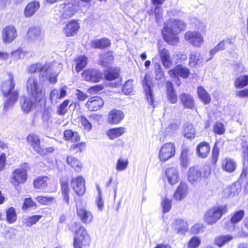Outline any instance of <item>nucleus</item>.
Wrapping results in <instances>:
<instances>
[{
  "label": "nucleus",
  "mask_w": 248,
  "mask_h": 248,
  "mask_svg": "<svg viewBox=\"0 0 248 248\" xmlns=\"http://www.w3.org/2000/svg\"><path fill=\"white\" fill-rule=\"evenodd\" d=\"M63 68L62 65L57 62L52 63H46L43 65L41 63L32 64L28 67V73L34 74L40 72V76L46 77L49 82L55 84L57 81V77Z\"/></svg>",
  "instance_id": "nucleus-1"
},
{
  "label": "nucleus",
  "mask_w": 248,
  "mask_h": 248,
  "mask_svg": "<svg viewBox=\"0 0 248 248\" xmlns=\"http://www.w3.org/2000/svg\"><path fill=\"white\" fill-rule=\"evenodd\" d=\"M8 80L3 82L1 86V90L6 99L4 102V109H10L15 105L18 98L17 91L14 90L15 83L14 82L13 74L8 73Z\"/></svg>",
  "instance_id": "nucleus-2"
},
{
  "label": "nucleus",
  "mask_w": 248,
  "mask_h": 248,
  "mask_svg": "<svg viewBox=\"0 0 248 248\" xmlns=\"http://www.w3.org/2000/svg\"><path fill=\"white\" fill-rule=\"evenodd\" d=\"M227 205L215 206L208 209L204 214L203 219L208 225L215 224L223 215L228 212Z\"/></svg>",
  "instance_id": "nucleus-3"
},
{
  "label": "nucleus",
  "mask_w": 248,
  "mask_h": 248,
  "mask_svg": "<svg viewBox=\"0 0 248 248\" xmlns=\"http://www.w3.org/2000/svg\"><path fill=\"white\" fill-rule=\"evenodd\" d=\"M91 242V238L87 230L80 225L76 231L74 238V248H85Z\"/></svg>",
  "instance_id": "nucleus-4"
},
{
  "label": "nucleus",
  "mask_w": 248,
  "mask_h": 248,
  "mask_svg": "<svg viewBox=\"0 0 248 248\" xmlns=\"http://www.w3.org/2000/svg\"><path fill=\"white\" fill-rule=\"evenodd\" d=\"M26 87L28 94L35 99H41L43 96L42 85L35 76H31L27 79Z\"/></svg>",
  "instance_id": "nucleus-5"
},
{
  "label": "nucleus",
  "mask_w": 248,
  "mask_h": 248,
  "mask_svg": "<svg viewBox=\"0 0 248 248\" xmlns=\"http://www.w3.org/2000/svg\"><path fill=\"white\" fill-rule=\"evenodd\" d=\"M78 1L77 0H66L59 7L61 18L63 19L72 17L77 12Z\"/></svg>",
  "instance_id": "nucleus-6"
},
{
  "label": "nucleus",
  "mask_w": 248,
  "mask_h": 248,
  "mask_svg": "<svg viewBox=\"0 0 248 248\" xmlns=\"http://www.w3.org/2000/svg\"><path fill=\"white\" fill-rule=\"evenodd\" d=\"M175 154V146L172 142L164 144L160 149L159 158L162 162H165L174 156Z\"/></svg>",
  "instance_id": "nucleus-7"
},
{
  "label": "nucleus",
  "mask_w": 248,
  "mask_h": 248,
  "mask_svg": "<svg viewBox=\"0 0 248 248\" xmlns=\"http://www.w3.org/2000/svg\"><path fill=\"white\" fill-rule=\"evenodd\" d=\"M82 78L87 81L98 82L103 78V74L95 69L85 70L82 74Z\"/></svg>",
  "instance_id": "nucleus-8"
},
{
  "label": "nucleus",
  "mask_w": 248,
  "mask_h": 248,
  "mask_svg": "<svg viewBox=\"0 0 248 248\" xmlns=\"http://www.w3.org/2000/svg\"><path fill=\"white\" fill-rule=\"evenodd\" d=\"M27 178V173L26 170L24 168H17L13 172L12 177V183L15 186L17 189V186L20 184L24 183Z\"/></svg>",
  "instance_id": "nucleus-9"
},
{
  "label": "nucleus",
  "mask_w": 248,
  "mask_h": 248,
  "mask_svg": "<svg viewBox=\"0 0 248 248\" xmlns=\"http://www.w3.org/2000/svg\"><path fill=\"white\" fill-rule=\"evenodd\" d=\"M27 36L31 41H36L38 40L40 45L42 46L44 45V42L43 41L44 34L40 27H31L28 31Z\"/></svg>",
  "instance_id": "nucleus-10"
},
{
  "label": "nucleus",
  "mask_w": 248,
  "mask_h": 248,
  "mask_svg": "<svg viewBox=\"0 0 248 248\" xmlns=\"http://www.w3.org/2000/svg\"><path fill=\"white\" fill-rule=\"evenodd\" d=\"M162 32L165 41L169 45L174 46L177 44L179 41L177 32L174 31L169 27L165 25Z\"/></svg>",
  "instance_id": "nucleus-11"
},
{
  "label": "nucleus",
  "mask_w": 248,
  "mask_h": 248,
  "mask_svg": "<svg viewBox=\"0 0 248 248\" xmlns=\"http://www.w3.org/2000/svg\"><path fill=\"white\" fill-rule=\"evenodd\" d=\"M142 85L144 90L146 99L149 104L154 108L155 107V95L151 87V82L148 81L146 77L142 81Z\"/></svg>",
  "instance_id": "nucleus-12"
},
{
  "label": "nucleus",
  "mask_w": 248,
  "mask_h": 248,
  "mask_svg": "<svg viewBox=\"0 0 248 248\" xmlns=\"http://www.w3.org/2000/svg\"><path fill=\"white\" fill-rule=\"evenodd\" d=\"M185 39L192 45L200 47L203 42L202 35L197 31H187L185 35Z\"/></svg>",
  "instance_id": "nucleus-13"
},
{
  "label": "nucleus",
  "mask_w": 248,
  "mask_h": 248,
  "mask_svg": "<svg viewBox=\"0 0 248 248\" xmlns=\"http://www.w3.org/2000/svg\"><path fill=\"white\" fill-rule=\"evenodd\" d=\"M16 36V30L13 26H8L2 31V38L5 43L9 44L12 42Z\"/></svg>",
  "instance_id": "nucleus-14"
},
{
  "label": "nucleus",
  "mask_w": 248,
  "mask_h": 248,
  "mask_svg": "<svg viewBox=\"0 0 248 248\" xmlns=\"http://www.w3.org/2000/svg\"><path fill=\"white\" fill-rule=\"evenodd\" d=\"M169 74L172 78L179 76L184 78H186L190 75V71L186 67L178 64L173 69L169 70Z\"/></svg>",
  "instance_id": "nucleus-15"
},
{
  "label": "nucleus",
  "mask_w": 248,
  "mask_h": 248,
  "mask_svg": "<svg viewBox=\"0 0 248 248\" xmlns=\"http://www.w3.org/2000/svg\"><path fill=\"white\" fill-rule=\"evenodd\" d=\"M158 52L163 66L166 69L170 68L172 64V61L169 50L166 48L158 46Z\"/></svg>",
  "instance_id": "nucleus-16"
},
{
  "label": "nucleus",
  "mask_w": 248,
  "mask_h": 248,
  "mask_svg": "<svg viewBox=\"0 0 248 248\" xmlns=\"http://www.w3.org/2000/svg\"><path fill=\"white\" fill-rule=\"evenodd\" d=\"M73 190L78 195H82L85 192V180L81 176L73 178L71 182Z\"/></svg>",
  "instance_id": "nucleus-17"
},
{
  "label": "nucleus",
  "mask_w": 248,
  "mask_h": 248,
  "mask_svg": "<svg viewBox=\"0 0 248 248\" xmlns=\"http://www.w3.org/2000/svg\"><path fill=\"white\" fill-rule=\"evenodd\" d=\"M41 99H35L32 96H22L20 99V103L22 110L25 113H29L35 107V102Z\"/></svg>",
  "instance_id": "nucleus-18"
},
{
  "label": "nucleus",
  "mask_w": 248,
  "mask_h": 248,
  "mask_svg": "<svg viewBox=\"0 0 248 248\" xmlns=\"http://www.w3.org/2000/svg\"><path fill=\"white\" fill-rule=\"evenodd\" d=\"M124 117L122 111L114 109L111 110L108 114L107 122L111 124H116L120 123Z\"/></svg>",
  "instance_id": "nucleus-19"
},
{
  "label": "nucleus",
  "mask_w": 248,
  "mask_h": 248,
  "mask_svg": "<svg viewBox=\"0 0 248 248\" xmlns=\"http://www.w3.org/2000/svg\"><path fill=\"white\" fill-rule=\"evenodd\" d=\"M164 173L170 184L173 185L179 181V172L176 168H168L165 170Z\"/></svg>",
  "instance_id": "nucleus-20"
},
{
  "label": "nucleus",
  "mask_w": 248,
  "mask_h": 248,
  "mask_svg": "<svg viewBox=\"0 0 248 248\" xmlns=\"http://www.w3.org/2000/svg\"><path fill=\"white\" fill-rule=\"evenodd\" d=\"M103 104L104 101L101 97L94 96L88 100L86 106L90 111H97L102 108Z\"/></svg>",
  "instance_id": "nucleus-21"
},
{
  "label": "nucleus",
  "mask_w": 248,
  "mask_h": 248,
  "mask_svg": "<svg viewBox=\"0 0 248 248\" xmlns=\"http://www.w3.org/2000/svg\"><path fill=\"white\" fill-rule=\"evenodd\" d=\"M79 28V23L77 21L71 20L63 28V32L66 36L71 37L77 34Z\"/></svg>",
  "instance_id": "nucleus-22"
},
{
  "label": "nucleus",
  "mask_w": 248,
  "mask_h": 248,
  "mask_svg": "<svg viewBox=\"0 0 248 248\" xmlns=\"http://www.w3.org/2000/svg\"><path fill=\"white\" fill-rule=\"evenodd\" d=\"M241 186L238 183H234L224 188L222 192L223 196L225 198L233 197L240 192Z\"/></svg>",
  "instance_id": "nucleus-23"
},
{
  "label": "nucleus",
  "mask_w": 248,
  "mask_h": 248,
  "mask_svg": "<svg viewBox=\"0 0 248 248\" xmlns=\"http://www.w3.org/2000/svg\"><path fill=\"white\" fill-rule=\"evenodd\" d=\"M245 216V212L243 210H240L234 212L231 215L230 219V225L226 226V229L231 232L234 230V224L239 222Z\"/></svg>",
  "instance_id": "nucleus-24"
},
{
  "label": "nucleus",
  "mask_w": 248,
  "mask_h": 248,
  "mask_svg": "<svg viewBox=\"0 0 248 248\" xmlns=\"http://www.w3.org/2000/svg\"><path fill=\"white\" fill-rule=\"evenodd\" d=\"M77 212L78 217L83 223L89 224L92 221L93 219L92 214L85 208L77 207Z\"/></svg>",
  "instance_id": "nucleus-25"
},
{
  "label": "nucleus",
  "mask_w": 248,
  "mask_h": 248,
  "mask_svg": "<svg viewBox=\"0 0 248 248\" xmlns=\"http://www.w3.org/2000/svg\"><path fill=\"white\" fill-rule=\"evenodd\" d=\"M188 193L187 185L181 183L173 194V198L176 201H181L184 199Z\"/></svg>",
  "instance_id": "nucleus-26"
},
{
  "label": "nucleus",
  "mask_w": 248,
  "mask_h": 248,
  "mask_svg": "<svg viewBox=\"0 0 248 248\" xmlns=\"http://www.w3.org/2000/svg\"><path fill=\"white\" fill-rule=\"evenodd\" d=\"M40 7L39 1L34 0L31 1L26 6L24 10V15L27 17L32 16L38 10Z\"/></svg>",
  "instance_id": "nucleus-27"
},
{
  "label": "nucleus",
  "mask_w": 248,
  "mask_h": 248,
  "mask_svg": "<svg viewBox=\"0 0 248 248\" xmlns=\"http://www.w3.org/2000/svg\"><path fill=\"white\" fill-rule=\"evenodd\" d=\"M203 58L199 52L197 51L191 52L189 60V64L190 66H201L203 65Z\"/></svg>",
  "instance_id": "nucleus-28"
},
{
  "label": "nucleus",
  "mask_w": 248,
  "mask_h": 248,
  "mask_svg": "<svg viewBox=\"0 0 248 248\" xmlns=\"http://www.w3.org/2000/svg\"><path fill=\"white\" fill-rule=\"evenodd\" d=\"M167 27L171 28L174 31L177 32L184 30L186 28L185 23L179 19H171L164 24Z\"/></svg>",
  "instance_id": "nucleus-29"
},
{
  "label": "nucleus",
  "mask_w": 248,
  "mask_h": 248,
  "mask_svg": "<svg viewBox=\"0 0 248 248\" xmlns=\"http://www.w3.org/2000/svg\"><path fill=\"white\" fill-rule=\"evenodd\" d=\"M173 228L176 233L183 235L188 231V225L187 222L179 218L175 221Z\"/></svg>",
  "instance_id": "nucleus-30"
},
{
  "label": "nucleus",
  "mask_w": 248,
  "mask_h": 248,
  "mask_svg": "<svg viewBox=\"0 0 248 248\" xmlns=\"http://www.w3.org/2000/svg\"><path fill=\"white\" fill-rule=\"evenodd\" d=\"M187 176L188 181L191 184H194L200 180L201 172L198 168L191 167L187 172Z\"/></svg>",
  "instance_id": "nucleus-31"
},
{
  "label": "nucleus",
  "mask_w": 248,
  "mask_h": 248,
  "mask_svg": "<svg viewBox=\"0 0 248 248\" xmlns=\"http://www.w3.org/2000/svg\"><path fill=\"white\" fill-rule=\"evenodd\" d=\"M180 100L184 107L190 109L194 108V100L190 94L186 93H182L180 95Z\"/></svg>",
  "instance_id": "nucleus-32"
},
{
  "label": "nucleus",
  "mask_w": 248,
  "mask_h": 248,
  "mask_svg": "<svg viewBox=\"0 0 248 248\" xmlns=\"http://www.w3.org/2000/svg\"><path fill=\"white\" fill-rule=\"evenodd\" d=\"M210 150V147L208 142L203 141L201 142L197 146V152L199 157L201 158L206 157Z\"/></svg>",
  "instance_id": "nucleus-33"
},
{
  "label": "nucleus",
  "mask_w": 248,
  "mask_h": 248,
  "mask_svg": "<svg viewBox=\"0 0 248 248\" xmlns=\"http://www.w3.org/2000/svg\"><path fill=\"white\" fill-rule=\"evenodd\" d=\"M183 135L187 139L192 140L195 137L196 131L193 125L187 123L183 127Z\"/></svg>",
  "instance_id": "nucleus-34"
},
{
  "label": "nucleus",
  "mask_w": 248,
  "mask_h": 248,
  "mask_svg": "<svg viewBox=\"0 0 248 248\" xmlns=\"http://www.w3.org/2000/svg\"><path fill=\"white\" fill-rule=\"evenodd\" d=\"M120 70L118 67H108L105 71V78L107 80H112L117 79L120 75Z\"/></svg>",
  "instance_id": "nucleus-35"
},
{
  "label": "nucleus",
  "mask_w": 248,
  "mask_h": 248,
  "mask_svg": "<svg viewBox=\"0 0 248 248\" xmlns=\"http://www.w3.org/2000/svg\"><path fill=\"white\" fill-rule=\"evenodd\" d=\"M28 143L33 148V150L36 153L40 151V139L36 135L31 134H30L27 138Z\"/></svg>",
  "instance_id": "nucleus-36"
},
{
  "label": "nucleus",
  "mask_w": 248,
  "mask_h": 248,
  "mask_svg": "<svg viewBox=\"0 0 248 248\" xmlns=\"http://www.w3.org/2000/svg\"><path fill=\"white\" fill-rule=\"evenodd\" d=\"M110 41L108 39L104 38L101 39H94L91 42L92 47L96 48H104L110 46Z\"/></svg>",
  "instance_id": "nucleus-37"
},
{
  "label": "nucleus",
  "mask_w": 248,
  "mask_h": 248,
  "mask_svg": "<svg viewBox=\"0 0 248 248\" xmlns=\"http://www.w3.org/2000/svg\"><path fill=\"white\" fill-rule=\"evenodd\" d=\"M236 166V163L231 158H225L222 163V169L228 172L234 171Z\"/></svg>",
  "instance_id": "nucleus-38"
},
{
  "label": "nucleus",
  "mask_w": 248,
  "mask_h": 248,
  "mask_svg": "<svg viewBox=\"0 0 248 248\" xmlns=\"http://www.w3.org/2000/svg\"><path fill=\"white\" fill-rule=\"evenodd\" d=\"M126 132L125 128L123 127H120L117 128H113L109 129L107 132V135L109 139L113 140L116 139L122 135H123Z\"/></svg>",
  "instance_id": "nucleus-39"
},
{
  "label": "nucleus",
  "mask_w": 248,
  "mask_h": 248,
  "mask_svg": "<svg viewBox=\"0 0 248 248\" xmlns=\"http://www.w3.org/2000/svg\"><path fill=\"white\" fill-rule=\"evenodd\" d=\"M113 61V56L111 51L103 53L100 56V64L104 67H108L109 64Z\"/></svg>",
  "instance_id": "nucleus-40"
},
{
  "label": "nucleus",
  "mask_w": 248,
  "mask_h": 248,
  "mask_svg": "<svg viewBox=\"0 0 248 248\" xmlns=\"http://www.w3.org/2000/svg\"><path fill=\"white\" fill-rule=\"evenodd\" d=\"M197 93L198 97L204 104H208L211 102L210 94L202 86L198 87Z\"/></svg>",
  "instance_id": "nucleus-41"
},
{
  "label": "nucleus",
  "mask_w": 248,
  "mask_h": 248,
  "mask_svg": "<svg viewBox=\"0 0 248 248\" xmlns=\"http://www.w3.org/2000/svg\"><path fill=\"white\" fill-rule=\"evenodd\" d=\"M64 137L67 140L72 142H77L80 140V137L78 133L74 132L71 129H66L64 131Z\"/></svg>",
  "instance_id": "nucleus-42"
},
{
  "label": "nucleus",
  "mask_w": 248,
  "mask_h": 248,
  "mask_svg": "<svg viewBox=\"0 0 248 248\" xmlns=\"http://www.w3.org/2000/svg\"><path fill=\"white\" fill-rule=\"evenodd\" d=\"M67 162L73 168L75 171L79 172L82 168V164L77 158L72 156H68Z\"/></svg>",
  "instance_id": "nucleus-43"
},
{
  "label": "nucleus",
  "mask_w": 248,
  "mask_h": 248,
  "mask_svg": "<svg viewBox=\"0 0 248 248\" xmlns=\"http://www.w3.org/2000/svg\"><path fill=\"white\" fill-rule=\"evenodd\" d=\"M233 238L231 235L219 236L215 238V244L219 247H222L231 241Z\"/></svg>",
  "instance_id": "nucleus-44"
},
{
  "label": "nucleus",
  "mask_w": 248,
  "mask_h": 248,
  "mask_svg": "<svg viewBox=\"0 0 248 248\" xmlns=\"http://www.w3.org/2000/svg\"><path fill=\"white\" fill-rule=\"evenodd\" d=\"M48 178L46 176L38 177L34 181L33 185L35 188L43 190L47 185Z\"/></svg>",
  "instance_id": "nucleus-45"
},
{
  "label": "nucleus",
  "mask_w": 248,
  "mask_h": 248,
  "mask_svg": "<svg viewBox=\"0 0 248 248\" xmlns=\"http://www.w3.org/2000/svg\"><path fill=\"white\" fill-rule=\"evenodd\" d=\"M189 150L186 148H183L182 150L180 160L181 165L184 168H186L189 164Z\"/></svg>",
  "instance_id": "nucleus-46"
},
{
  "label": "nucleus",
  "mask_w": 248,
  "mask_h": 248,
  "mask_svg": "<svg viewBox=\"0 0 248 248\" xmlns=\"http://www.w3.org/2000/svg\"><path fill=\"white\" fill-rule=\"evenodd\" d=\"M248 85V76H241L238 77L234 82L236 88H243Z\"/></svg>",
  "instance_id": "nucleus-47"
},
{
  "label": "nucleus",
  "mask_w": 248,
  "mask_h": 248,
  "mask_svg": "<svg viewBox=\"0 0 248 248\" xmlns=\"http://www.w3.org/2000/svg\"><path fill=\"white\" fill-rule=\"evenodd\" d=\"M42 217V216L35 215L31 217H27L24 218L23 223L28 227H31L35 224Z\"/></svg>",
  "instance_id": "nucleus-48"
},
{
  "label": "nucleus",
  "mask_w": 248,
  "mask_h": 248,
  "mask_svg": "<svg viewBox=\"0 0 248 248\" xmlns=\"http://www.w3.org/2000/svg\"><path fill=\"white\" fill-rule=\"evenodd\" d=\"M62 193L63 197V199L67 204L69 203V188L68 182L67 181H62L61 182Z\"/></svg>",
  "instance_id": "nucleus-49"
},
{
  "label": "nucleus",
  "mask_w": 248,
  "mask_h": 248,
  "mask_svg": "<svg viewBox=\"0 0 248 248\" xmlns=\"http://www.w3.org/2000/svg\"><path fill=\"white\" fill-rule=\"evenodd\" d=\"M87 64V59L85 56H80L76 60V70L78 72L84 68Z\"/></svg>",
  "instance_id": "nucleus-50"
},
{
  "label": "nucleus",
  "mask_w": 248,
  "mask_h": 248,
  "mask_svg": "<svg viewBox=\"0 0 248 248\" xmlns=\"http://www.w3.org/2000/svg\"><path fill=\"white\" fill-rule=\"evenodd\" d=\"M16 214L13 207L9 208L6 211V220L9 223H13L16 220Z\"/></svg>",
  "instance_id": "nucleus-51"
},
{
  "label": "nucleus",
  "mask_w": 248,
  "mask_h": 248,
  "mask_svg": "<svg viewBox=\"0 0 248 248\" xmlns=\"http://www.w3.org/2000/svg\"><path fill=\"white\" fill-rule=\"evenodd\" d=\"M180 126L178 122L171 123L166 128V132L167 135L173 136Z\"/></svg>",
  "instance_id": "nucleus-52"
},
{
  "label": "nucleus",
  "mask_w": 248,
  "mask_h": 248,
  "mask_svg": "<svg viewBox=\"0 0 248 248\" xmlns=\"http://www.w3.org/2000/svg\"><path fill=\"white\" fill-rule=\"evenodd\" d=\"M86 143L81 142L71 145L69 148V150L70 152H73L74 153L81 152L84 149Z\"/></svg>",
  "instance_id": "nucleus-53"
},
{
  "label": "nucleus",
  "mask_w": 248,
  "mask_h": 248,
  "mask_svg": "<svg viewBox=\"0 0 248 248\" xmlns=\"http://www.w3.org/2000/svg\"><path fill=\"white\" fill-rule=\"evenodd\" d=\"M128 165L127 159L119 158L117 162L116 169L118 171H123L126 169Z\"/></svg>",
  "instance_id": "nucleus-54"
},
{
  "label": "nucleus",
  "mask_w": 248,
  "mask_h": 248,
  "mask_svg": "<svg viewBox=\"0 0 248 248\" xmlns=\"http://www.w3.org/2000/svg\"><path fill=\"white\" fill-rule=\"evenodd\" d=\"M55 199L53 197L40 196L36 198V200L41 204L48 205L51 203Z\"/></svg>",
  "instance_id": "nucleus-55"
},
{
  "label": "nucleus",
  "mask_w": 248,
  "mask_h": 248,
  "mask_svg": "<svg viewBox=\"0 0 248 248\" xmlns=\"http://www.w3.org/2000/svg\"><path fill=\"white\" fill-rule=\"evenodd\" d=\"M164 213L168 212L171 207V201L167 198H163L161 203Z\"/></svg>",
  "instance_id": "nucleus-56"
},
{
  "label": "nucleus",
  "mask_w": 248,
  "mask_h": 248,
  "mask_svg": "<svg viewBox=\"0 0 248 248\" xmlns=\"http://www.w3.org/2000/svg\"><path fill=\"white\" fill-rule=\"evenodd\" d=\"M226 46V44L225 43V42L224 40L220 42L213 49H212L210 51V54L212 56H213L214 55H215L217 52H218L219 50H223ZM212 57H211L210 58L206 60V62H207L211 59H212Z\"/></svg>",
  "instance_id": "nucleus-57"
},
{
  "label": "nucleus",
  "mask_w": 248,
  "mask_h": 248,
  "mask_svg": "<svg viewBox=\"0 0 248 248\" xmlns=\"http://www.w3.org/2000/svg\"><path fill=\"white\" fill-rule=\"evenodd\" d=\"M200 239L196 236H194L191 238L188 243V248H197L201 244Z\"/></svg>",
  "instance_id": "nucleus-58"
},
{
  "label": "nucleus",
  "mask_w": 248,
  "mask_h": 248,
  "mask_svg": "<svg viewBox=\"0 0 248 248\" xmlns=\"http://www.w3.org/2000/svg\"><path fill=\"white\" fill-rule=\"evenodd\" d=\"M69 100H65L59 107L58 113L61 115H63L67 111V107L69 104Z\"/></svg>",
  "instance_id": "nucleus-59"
},
{
  "label": "nucleus",
  "mask_w": 248,
  "mask_h": 248,
  "mask_svg": "<svg viewBox=\"0 0 248 248\" xmlns=\"http://www.w3.org/2000/svg\"><path fill=\"white\" fill-rule=\"evenodd\" d=\"M59 96V90L54 89L51 91L50 94V99L52 104H56L59 99H60Z\"/></svg>",
  "instance_id": "nucleus-60"
},
{
  "label": "nucleus",
  "mask_w": 248,
  "mask_h": 248,
  "mask_svg": "<svg viewBox=\"0 0 248 248\" xmlns=\"http://www.w3.org/2000/svg\"><path fill=\"white\" fill-rule=\"evenodd\" d=\"M214 131L218 135L224 134L225 131L224 124L221 123H216L214 126Z\"/></svg>",
  "instance_id": "nucleus-61"
},
{
  "label": "nucleus",
  "mask_w": 248,
  "mask_h": 248,
  "mask_svg": "<svg viewBox=\"0 0 248 248\" xmlns=\"http://www.w3.org/2000/svg\"><path fill=\"white\" fill-rule=\"evenodd\" d=\"M155 78L158 80H162L164 78V75L161 70L160 64L156 63L155 65Z\"/></svg>",
  "instance_id": "nucleus-62"
},
{
  "label": "nucleus",
  "mask_w": 248,
  "mask_h": 248,
  "mask_svg": "<svg viewBox=\"0 0 248 248\" xmlns=\"http://www.w3.org/2000/svg\"><path fill=\"white\" fill-rule=\"evenodd\" d=\"M81 124L83 126L84 129L87 131H90L92 128V125L87 119L84 116H81L80 118Z\"/></svg>",
  "instance_id": "nucleus-63"
},
{
  "label": "nucleus",
  "mask_w": 248,
  "mask_h": 248,
  "mask_svg": "<svg viewBox=\"0 0 248 248\" xmlns=\"http://www.w3.org/2000/svg\"><path fill=\"white\" fill-rule=\"evenodd\" d=\"M132 87L133 81L132 80H128L124 85L123 92L125 94H128L132 92Z\"/></svg>",
  "instance_id": "nucleus-64"
}]
</instances>
